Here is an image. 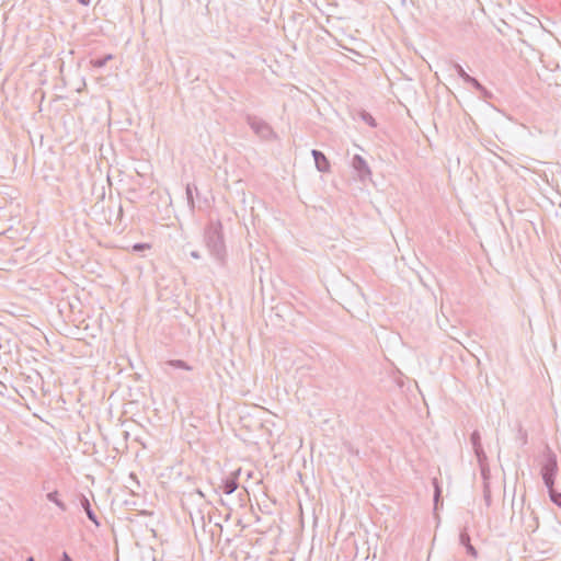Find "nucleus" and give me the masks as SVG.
<instances>
[{"mask_svg":"<svg viewBox=\"0 0 561 561\" xmlns=\"http://www.w3.org/2000/svg\"><path fill=\"white\" fill-rule=\"evenodd\" d=\"M311 154L314 159L316 168L320 172H329L330 171V162L324 156V153L320 150L313 149Z\"/></svg>","mask_w":561,"mask_h":561,"instance_id":"6e6552de","label":"nucleus"},{"mask_svg":"<svg viewBox=\"0 0 561 561\" xmlns=\"http://www.w3.org/2000/svg\"><path fill=\"white\" fill-rule=\"evenodd\" d=\"M186 197H187L188 205H191V207L193 208L194 207V199H193V193H192L191 185L186 186Z\"/></svg>","mask_w":561,"mask_h":561,"instance_id":"412c9836","label":"nucleus"},{"mask_svg":"<svg viewBox=\"0 0 561 561\" xmlns=\"http://www.w3.org/2000/svg\"><path fill=\"white\" fill-rule=\"evenodd\" d=\"M43 490H48V485H46L45 483L43 484Z\"/></svg>","mask_w":561,"mask_h":561,"instance_id":"a878e982","label":"nucleus"},{"mask_svg":"<svg viewBox=\"0 0 561 561\" xmlns=\"http://www.w3.org/2000/svg\"><path fill=\"white\" fill-rule=\"evenodd\" d=\"M467 83L471 84L478 91H484V87L473 77L467 79Z\"/></svg>","mask_w":561,"mask_h":561,"instance_id":"a211bd4d","label":"nucleus"},{"mask_svg":"<svg viewBox=\"0 0 561 561\" xmlns=\"http://www.w3.org/2000/svg\"><path fill=\"white\" fill-rule=\"evenodd\" d=\"M26 561H35V558H34V557H28V558L26 559Z\"/></svg>","mask_w":561,"mask_h":561,"instance_id":"393cba45","label":"nucleus"},{"mask_svg":"<svg viewBox=\"0 0 561 561\" xmlns=\"http://www.w3.org/2000/svg\"><path fill=\"white\" fill-rule=\"evenodd\" d=\"M191 256H192L193 259L198 260V259H201V253H199L198 251H192V252H191Z\"/></svg>","mask_w":561,"mask_h":561,"instance_id":"5701e85b","label":"nucleus"},{"mask_svg":"<svg viewBox=\"0 0 561 561\" xmlns=\"http://www.w3.org/2000/svg\"><path fill=\"white\" fill-rule=\"evenodd\" d=\"M433 483H434V486H435V492H434V506H435V510H437V507H438V503H439L440 497H442V489H440V486L438 485L437 479H434V480H433Z\"/></svg>","mask_w":561,"mask_h":561,"instance_id":"dca6fc26","label":"nucleus"},{"mask_svg":"<svg viewBox=\"0 0 561 561\" xmlns=\"http://www.w3.org/2000/svg\"><path fill=\"white\" fill-rule=\"evenodd\" d=\"M548 493L551 502L561 508V492H558L553 485L551 489H548Z\"/></svg>","mask_w":561,"mask_h":561,"instance_id":"ddd939ff","label":"nucleus"},{"mask_svg":"<svg viewBox=\"0 0 561 561\" xmlns=\"http://www.w3.org/2000/svg\"><path fill=\"white\" fill-rule=\"evenodd\" d=\"M46 499L49 502H53L60 511H67L66 503L59 497V492L57 490L50 491L46 494Z\"/></svg>","mask_w":561,"mask_h":561,"instance_id":"9b49d317","label":"nucleus"},{"mask_svg":"<svg viewBox=\"0 0 561 561\" xmlns=\"http://www.w3.org/2000/svg\"><path fill=\"white\" fill-rule=\"evenodd\" d=\"M451 66L458 76L467 83V79L471 78V76H469L459 64L453 62Z\"/></svg>","mask_w":561,"mask_h":561,"instance_id":"f3484780","label":"nucleus"},{"mask_svg":"<svg viewBox=\"0 0 561 561\" xmlns=\"http://www.w3.org/2000/svg\"><path fill=\"white\" fill-rule=\"evenodd\" d=\"M78 1H79L81 4H84V5L89 4V2H90V0H78Z\"/></svg>","mask_w":561,"mask_h":561,"instance_id":"b1692460","label":"nucleus"},{"mask_svg":"<svg viewBox=\"0 0 561 561\" xmlns=\"http://www.w3.org/2000/svg\"><path fill=\"white\" fill-rule=\"evenodd\" d=\"M60 561H73L67 552H64Z\"/></svg>","mask_w":561,"mask_h":561,"instance_id":"4be33fe9","label":"nucleus"},{"mask_svg":"<svg viewBox=\"0 0 561 561\" xmlns=\"http://www.w3.org/2000/svg\"><path fill=\"white\" fill-rule=\"evenodd\" d=\"M241 473V469H237L230 473L228 478H226L222 482V489L226 494H232L239 486V476Z\"/></svg>","mask_w":561,"mask_h":561,"instance_id":"423d86ee","label":"nucleus"},{"mask_svg":"<svg viewBox=\"0 0 561 561\" xmlns=\"http://www.w3.org/2000/svg\"><path fill=\"white\" fill-rule=\"evenodd\" d=\"M114 59V55L107 54L102 58H93L90 60V65L93 68H102L104 67L110 60Z\"/></svg>","mask_w":561,"mask_h":561,"instance_id":"f8f14e48","label":"nucleus"},{"mask_svg":"<svg viewBox=\"0 0 561 561\" xmlns=\"http://www.w3.org/2000/svg\"><path fill=\"white\" fill-rule=\"evenodd\" d=\"M470 440H471V445H472L473 450L483 448L482 444H481V435H480L479 431H473L472 432V434L470 436Z\"/></svg>","mask_w":561,"mask_h":561,"instance_id":"4468645a","label":"nucleus"},{"mask_svg":"<svg viewBox=\"0 0 561 561\" xmlns=\"http://www.w3.org/2000/svg\"><path fill=\"white\" fill-rule=\"evenodd\" d=\"M359 116H360L362 121H364L370 127H376L377 126L376 119L368 112L362 111Z\"/></svg>","mask_w":561,"mask_h":561,"instance_id":"2eb2a0df","label":"nucleus"},{"mask_svg":"<svg viewBox=\"0 0 561 561\" xmlns=\"http://www.w3.org/2000/svg\"><path fill=\"white\" fill-rule=\"evenodd\" d=\"M129 478H130V479L135 482V484H136V489H133V488L130 489L131 494H133V495H139L140 483H139V481L137 480L136 474H135V473H130V474H129Z\"/></svg>","mask_w":561,"mask_h":561,"instance_id":"6ab92c4d","label":"nucleus"},{"mask_svg":"<svg viewBox=\"0 0 561 561\" xmlns=\"http://www.w3.org/2000/svg\"><path fill=\"white\" fill-rule=\"evenodd\" d=\"M80 504L82 506V508L84 510L88 518L95 525V526H100V522L95 515V513L93 512L92 507H91V504H90V501L88 500L87 496L82 495L81 499H80Z\"/></svg>","mask_w":561,"mask_h":561,"instance_id":"9d476101","label":"nucleus"},{"mask_svg":"<svg viewBox=\"0 0 561 561\" xmlns=\"http://www.w3.org/2000/svg\"><path fill=\"white\" fill-rule=\"evenodd\" d=\"M204 242L209 254L220 264L226 262V245L220 220H210L205 228Z\"/></svg>","mask_w":561,"mask_h":561,"instance_id":"f257e3e1","label":"nucleus"},{"mask_svg":"<svg viewBox=\"0 0 561 561\" xmlns=\"http://www.w3.org/2000/svg\"><path fill=\"white\" fill-rule=\"evenodd\" d=\"M170 368L191 371L193 368L185 360H182V359L167 360L162 367L163 373L167 374L168 376H170L180 386L193 382V379L190 376L184 375V374H172L170 371Z\"/></svg>","mask_w":561,"mask_h":561,"instance_id":"f03ea898","label":"nucleus"},{"mask_svg":"<svg viewBox=\"0 0 561 561\" xmlns=\"http://www.w3.org/2000/svg\"><path fill=\"white\" fill-rule=\"evenodd\" d=\"M558 473V461L557 456L552 451H548L545 458V462L541 467V477L547 489H551L554 485V480Z\"/></svg>","mask_w":561,"mask_h":561,"instance_id":"7ed1b4c3","label":"nucleus"},{"mask_svg":"<svg viewBox=\"0 0 561 561\" xmlns=\"http://www.w3.org/2000/svg\"><path fill=\"white\" fill-rule=\"evenodd\" d=\"M248 478H252V472H248Z\"/></svg>","mask_w":561,"mask_h":561,"instance_id":"bb28decb","label":"nucleus"},{"mask_svg":"<svg viewBox=\"0 0 561 561\" xmlns=\"http://www.w3.org/2000/svg\"><path fill=\"white\" fill-rule=\"evenodd\" d=\"M473 451H474V455L477 457L481 474H482L483 479L486 480L489 478V474H490L488 456H486V454H485L483 448H480V449H477V450H473Z\"/></svg>","mask_w":561,"mask_h":561,"instance_id":"0eeeda50","label":"nucleus"},{"mask_svg":"<svg viewBox=\"0 0 561 561\" xmlns=\"http://www.w3.org/2000/svg\"><path fill=\"white\" fill-rule=\"evenodd\" d=\"M352 167L357 172L360 180H365L367 176L371 174L366 160L359 154H355L353 157Z\"/></svg>","mask_w":561,"mask_h":561,"instance_id":"39448f33","label":"nucleus"},{"mask_svg":"<svg viewBox=\"0 0 561 561\" xmlns=\"http://www.w3.org/2000/svg\"><path fill=\"white\" fill-rule=\"evenodd\" d=\"M147 249H150V244H148V243H135L133 245V251H135V252H141Z\"/></svg>","mask_w":561,"mask_h":561,"instance_id":"aec40b11","label":"nucleus"},{"mask_svg":"<svg viewBox=\"0 0 561 561\" xmlns=\"http://www.w3.org/2000/svg\"><path fill=\"white\" fill-rule=\"evenodd\" d=\"M459 541L466 548V551L468 554H470L473 558L478 557V551L471 545L470 535L468 534V531L466 529L461 530V533L459 535Z\"/></svg>","mask_w":561,"mask_h":561,"instance_id":"1a4fd4ad","label":"nucleus"},{"mask_svg":"<svg viewBox=\"0 0 561 561\" xmlns=\"http://www.w3.org/2000/svg\"><path fill=\"white\" fill-rule=\"evenodd\" d=\"M247 123L254 134L263 140H271L276 137L271 125L255 115H248Z\"/></svg>","mask_w":561,"mask_h":561,"instance_id":"20e7f679","label":"nucleus"}]
</instances>
